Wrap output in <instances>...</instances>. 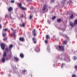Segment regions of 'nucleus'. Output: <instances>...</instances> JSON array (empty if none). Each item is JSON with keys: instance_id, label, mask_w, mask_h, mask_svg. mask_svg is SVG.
<instances>
[{"instance_id": "nucleus-1", "label": "nucleus", "mask_w": 77, "mask_h": 77, "mask_svg": "<svg viewBox=\"0 0 77 77\" xmlns=\"http://www.w3.org/2000/svg\"><path fill=\"white\" fill-rule=\"evenodd\" d=\"M9 49L10 50L8 49V48H6L5 49L6 51H7V52H9V51H10V53L11 55H12V53H11V49H12V48L13 47V45H11L9 46Z\"/></svg>"}, {"instance_id": "nucleus-21", "label": "nucleus", "mask_w": 77, "mask_h": 77, "mask_svg": "<svg viewBox=\"0 0 77 77\" xmlns=\"http://www.w3.org/2000/svg\"><path fill=\"white\" fill-rule=\"evenodd\" d=\"M57 22L58 23H60L61 22V19H58L57 20Z\"/></svg>"}, {"instance_id": "nucleus-42", "label": "nucleus", "mask_w": 77, "mask_h": 77, "mask_svg": "<svg viewBox=\"0 0 77 77\" xmlns=\"http://www.w3.org/2000/svg\"><path fill=\"white\" fill-rule=\"evenodd\" d=\"M66 38H68L67 36H66Z\"/></svg>"}, {"instance_id": "nucleus-18", "label": "nucleus", "mask_w": 77, "mask_h": 77, "mask_svg": "<svg viewBox=\"0 0 77 77\" xmlns=\"http://www.w3.org/2000/svg\"><path fill=\"white\" fill-rule=\"evenodd\" d=\"M74 25L75 24H77V20H75V22H74Z\"/></svg>"}, {"instance_id": "nucleus-24", "label": "nucleus", "mask_w": 77, "mask_h": 77, "mask_svg": "<svg viewBox=\"0 0 77 77\" xmlns=\"http://www.w3.org/2000/svg\"><path fill=\"white\" fill-rule=\"evenodd\" d=\"M22 5L21 3H20L19 4V6L21 8L22 7L21 6Z\"/></svg>"}, {"instance_id": "nucleus-43", "label": "nucleus", "mask_w": 77, "mask_h": 77, "mask_svg": "<svg viewBox=\"0 0 77 77\" xmlns=\"http://www.w3.org/2000/svg\"><path fill=\"white\" fill-rule=\"evenodd\" d=\"M49 47H48V48H49Z\"/></svg>"}, {"instance_id": "nucleus-23", "label": "nucleus", "mask_w": 77, "mask_h": 77, "mask_svg": "<svg viewBox=\"0 0 77 77\" xmlns=\"http://www.w3.org/2000/svg\"><path fill=\"white\" fill-rule=\"evenodd\" d=\"M46 39H49L50 38V37H49V35H47L46 36Z\"/></svg>"}, {"instance_id": "nucleus-5", "label": "nucleus", "mask_w": 77, "mask_h": 77, "mask_svg": "<svg viewBox=\"0 0 77 77\" xmlns=\"http://www.w3.org/2000/svg\"><path fill=\"white\" fill-rule=\"evenodd\" d=\"M13 9V8L12 7H10L8 9V11L9 12H11L12 11Z\"/></svg>"}, {"instance_id": "nucleus-12", "label": "nucleus", "mask_w": 77, "mask_h": 77, "mask_svg": "<svg viewBox=\"0 0 77 77\" xmlns=\"http://www.w3.org/2000/svg\"><path fill=\"white\" fill-rule=\"evenodd\" d=\"M20 56L22 58H23V57H24V55L23 54H20Z\"/></svg>"}, {"instance_id": "nucleus-35", "label": "nucleus", "mask_w": 77, "mask_h": 77, "mask_svg": "<svg viewBox=\"0 0 77 77\" xmlns=\"http://www.w3.org/2000/svg\"><path fill=\"white\" fill-rule=\"evenodd\" d=\"M27 70H23V72H26V71Z\"/></svg>"}, {"instance_id": "nucleus-25", "label": "nucleus", "mask_w": 77, "mask_h": 77, "mask_svg": "<svg viewBox=\"0 0 77 77\" xmlns=\"http://www.w3.org/2000/svg\"><path fill=\"white\" fill-rule=\"evenodd\" d=\"M2 35H3V36H4V37H5V36H6V34L3 33V32L2 33Z\"/></svg>"}, {"instance_id": "nucleus-26", "label": "nucleus", "mask_w": 77, "mask_h": 77, "mask_svg": "<svg viewBox=\"0 0 77 77\" xmlns=\"http://www.w3.org/2000/svg\"><path fill=\"white\" fill-rule=\"evenodd\" d=\"M63 44H66V41H64L63 42Z\"/></svg>"}, {"instance_id": "nucleus-38", "label": "nucleus", "mask_w": 77, "mask_h": 77, "mask_svg": "<svg viewBox=\"0 0 77 77\" xmlns=\"http://www.w3.org/2000/svg\"><path fill=\"white\" fill-rule=\"evenodd\" d=\"M30 9H33V7H31L30 8Z\"/></svg>"}, {"instance_id": "nucleus-10", "label": "nucleus", "mask_w": 77, "mask_h": 77, "mask_svg": "<svg viewBox=\"0 0 77 77\" xmlns=\"http://www.w3.org/2000/svg\"><path fill=\"white\" fill-rule=\"evenodd\" d=\"M33 34L34 36H36V32H35V29H34L33 30Z\"/></svg>"}, {"instance_id": "nucleus-15", "label": "nucleus", "mask_w": 77, "mask_h": 77, "mask_svg": "<svg viewBox=\"0 0 77 77\" xmlns=\"http://www.w3.org/2000/svg\"><path fill=\"white\" fill-rule=\"evenodd\" d=\"M70 25L72 27L74 26V24H73V23L72 22H70Z\"/></svg>"}, {"instance_id": "nucleus-17", "label": "nucleus", "mask_w": 77, "mask_h": 77, "mask_svg": "<svg viewBox=\"0 0 77 77\" xmlns=\"http://www.w3.org/2000/svg\"><path fill=\"white\" fill-rule=\"evenodd\" d=\"M20 8L21 9H23V10H26V8L23 7H22Z\"/></svg>"}, {"instance_id": "nucleus-11", "label": "nucleus", "mask_w": 77, "mask_h": 77, "mask_svg": "<svg viewBox=\"0 0 77 77\" xmlns=\"http://www.w3.org/2000/svg\"><path fill=\"white\" fill-rule=\"evenodd\" d=\"M2 61L3 62H5V57H3L2 59Z\"/></svg>"}, {"instance_id": "nucleus-2", "label": "nucleus", "mask_w": 77, "mask_h": 77, "mask_svg": "<svg viewBox=\"0 0 77 77\" xmlns=\"http://www.w3.org/2000/svg\"><path fill=\"white\" fill-rule=\"evenodd\" d=\"M58 48L60 51H64V47L63 46H59Z\"/></svg>"}, {"instance_id": "nucleus-39", "label": "nucleus", "mask_w": 77, "mask_h": 77, "mask_svg": "<svg viewBox=\"0 0 77 77\" xmlns=\"http://www.w3.org/2000/svg\"><path fill=\"white\" fill-rule=\"evenodd\" d=\"M10 17L12 19V17H11V15H10Z\"/></svg>"}, {"instance_id": "nucleus-41", "label": "nucleus", "mask_w": 77, "mask_h": 77, "mask_svg": "<svg viewBox=\"0 0 77 77\" xmlns=\"http://www.w3.org/2000/svg\"><path fill=\"white\" fill-rule=\"evenodd\" d=\"M26 1H27V2H29V0H26Z\"/></svg>"}, {"instance_id": "nucleus-33", "label": "nucleus", "mask_w": 77, "mask_h": 77, "mask_svg": "<svg viewBox=\"0 0 77 77\" xmlns=\"http://www.w3.org/2000/svg\"><path fill=\"white\" fill-rule=\"evenodd\" d=\"M14 0H12L11 1V3H14Z\"/></svg>"}, {"instance_id": "nucleus-9", "label": "nucleus", "mask_w": 77, "mask_h": 77, "mask_svg": "<svg viewBox=\"0 0 77 77\" xmlns=\"http://www.w3.org/2000/svg\"><path fill=\"white\" fill-rule=\"evenodd\" d=\"M20 27H24L25 26V23H23L22 24H20Z\"/></svg>"}, {"instance_id": "nucleus-31", "label": "nucleus", "mask_w": 77, "mask_h": 77, "mask_svg": "<svg viewBox=\"0 0 77 77\" xmlns=\"http://www.w3.org/2000/svg\"><path fill=\"white\" fill-rule=\"evenodd\" d=\"M74 60H76V59H77V57H74Z\"/></svg>"}, {"instance_id": "nucleus-36", "label": "nucleus", "mask_w": 77, "mask_h": 77, "mask_svg": "<svg viewBox=\"0 0 77 77\" xmlns=\"http://www.w3.org/2000/svg\"><path fill=\"white\" fill-rule=\"evenodd\" d=\"M45 43H47V42H48V41H47V40L45 41Z\"/></svg>"}, {"instance_id": "nucleus-32", "label": "nucleus", "mask_w": 77, "mask_h": 77, "mask_svg": "<svg viewBox=\"0 0 77 77\" xmlns=\"http://www.w3.org/2000/svg\"><path fill=\"white\" fill-rule=\"evenodd\" d=\"M64 65H65L64 64H62L61 65V67L62 68V67H63V66H64Z\"/></svg>"}, {"instance_id": "nucleus-44", "label": "nucleus", "mask_w": 77, "mask_h": 77, "mask_svg": "<svg viewBox=\"0 0 77 77\" xmlns=\"http://www.w3.org/2000/svg\"><path fill=\"white\" fill-rule=\"evenodd\" d=\"M6 60H8V59H7V58L6 59Z\"/></svg>"}, {"instance_id": "nucleus-28", "label": "nucleus", "mask_w": 77, "mask_h": 77, "mask_svg": "<svg viewBox=\"0 0 77 77\" xmlns=\"http://www.w3.org/2000/svg\"><path fill=\"white\" fill-rule=\"evenodd\" d=\"M55 18H56V17H55V16H54V17H53L52 18V20H54V19H55Z\"/></svg>"}, {"instance_id": "nucleus-7", "label": "nucleus", "mask_w": 77, "mask_h": 77, "mask_svg": "<svg viewBox=\"0 0 77 77\" xmlns=\"http://www.w3.org/2000/svg\"><path fill=\"white\" fill-rule=\"evenodd\" d=\"M20 41H24V38L23 37H20Z\"/></svg>"}, {"instance_id": "nucleus-13", "label": "nucleus", "mask_w": 77, "mask_h": 77, "mask_svg": "<svg viewBox=\"0 0 77 77\" xmlns=\"http://www.w3.org/2000/svg\"><path fill=\"white\" fill-rule=\"evenodd\" d=\"M8 29L7 28L4 29H3V33H4V32H6V31H8Z\"/></svg>"}, {"instance_id": "nucleus-8", "label": "nucleus", "mask_w": 77, "mask_h": 77, "mask_svg": "<svg viewBox=\"0 0 77 77\" xmlns=\"http://www.w3.org/2000/svg\"><path fill=\"white\" fill-rule=\"evenodd\" d=\"M47 7V5H45L44 7H43V11H44L45 10V9H46V8Z\"/></svg>"}, {"instance_id": "nucleus-22", "label": "nucleus", "mask_w": 77, "mask_h": 77, "mask_svg": "<svg viewBox=\"0 0 77 77\" xmlns=\"http://www.w3.org/2000/svg\"><path fill=\"white\" fill-rule=\"evenodd\" d=\"M65 0L62 1V2H61V3L62 4H64L65 3Z\"/></svg>"}, {"instance_id": "nucleus-16", "label": "nucleus", "mask_w": 77, "mask_h": 77, "mask_svg": "<svg viewBox=\"0 0 77 77\" xmlns=\"http://www.w3.org/2000/svg\"><path fill=\"white\" fill-rule=\"evenodd\" d=\"M5 56H6V52H5L4 53L3 57H5Z\"/></svg>"}, {"instance_id": "nucleus-4", "label": "nucleus", "mask_w": 77, "mask_h": 77, "mask_svg": "<svg viewBox=\"0 0 77 77\" xmlns=\"http://www.w3.org/2000/svg\"><path fill=\"white\" fill-rule=\"evenodd\" d=\"M1 47L2 50H4L5 49V45L4 44H1Z\"/></svg>"}, {"instance_id": "nucleus-14", "label": "nucleus", "mask_w": 77, "mask_h": 77, "mask_svg": "<svg viewBox=\"0 0 77 77\" xmlns=\"http://www.w3.org/2000/svg\"><path fill=\"white\" fill-rule=\"evenodd\" d=\"M33 18V15H30L29 16V20H32Z\"/></svg>"}, {"instance_id": "nucleus-29", "label": "nucleus", "mask_w": 77, "mask_h": 77, "mask_svg": "<svg viewBox=\"0 0 77 77\" xmlns=\"http://www.w3.org/2000/svg\"><path fill=\"white\" fill-rule=\"evenodd\" d=\"M76 76L75 75L73 74L72 75V77H76Z\"/></svg>"}, {"instance_id": "nucleus-40", "label": "nucleus", "mask_w": 77, "mask_h": 77, "mask_svg": "<svg viewBox=\"0 0 77 77\" xmlns=\"http://www.w3.org/2000/svg\"><path fill=\"white\" fill-rule=\"evenodd\" d=\"M21 17H22V18H23V15H22Z\"/></svg>"}, {"instance_id": "nucleus-30", "label": "nucleus", "mask_w": 77, "mask_h": 77, "mask_svg": "<svg viewBox=\"0 0 77 77\" xmlns=\"http://www.w3.org/2000/svg\"><path fill=\"white\" fill-rule=\"evenodd\" d=\"M54 2V0H51V3H53Z\"/></svg>"}, {"instance_id": "nucleus-34", "label": "nucleus", "mask_w": 77, "mask_h": 77, "mask_svg": "<svg viewBox=\"0 0 77 77\" xmlns=\"http://www.w3.org/2000/svg\"><path fill=\"white\" fill-rule=\"evenodd\" d=\"M39 51V48H38V50H37V52H38V51Z\"/></svg>"}, {"instance_id": "nucleus-6", "label": "nucleus", "mask_w": 77, "mask_h": 77, "mask_svg": "<svg viewBox=\"0 0 77 77\" xmlns=\"http://www.w3.org/2000/svg\"><path fill=\"white\" fill-rule=\"evenodd\" d=\"M32 40L34 42V44H36V39L35 38H32Z\"/></svg>"}, {"instance_id": "nucleus-3", "label": "nucleus", "mask_w": 77, "mask_h": 77, "mask_svg": "<svg viewBox=\"0 0 77 77\" xmlns=\"http://www.w3.org/2000/svg\"><path fill=\"white\" fill-rule=\"evenodd\" d=\"M11 29L13 31V34L12 35L13 36H16V35H15V32H16V31H15V30H14V29H13L11 28Z\"/></svg>"}, {"instance_id": "nucleus-37", "label": "nucleus", "mask_w": 77, "mask_h": 77, "mask_svg": "<svg viewBox=\"0 0 77 77\" xmlns=\"http://www.w3.org/2000/svg\"><path fill=\"white\" fill-rule=\"evenodd\" d=\"M0 29H2V25H0Z\"/></svg>"}, {"instance_id": "nucleus-20", "label": "nucleus", "mask_w": 77, "mask_h": 77, "mask_svg": "<svg viewBox=\"0 0 77 77\" xmlns=\"http://www.w3.org/2000/svg\"><path fill=\"white\" fill-rule=\"evenodd\" d=\"M73 17H74V16L72 14L70 17V19H72V18H73Z\"/></svg>"}, {"instance_id": "nucleus-19", "label": "nucleus", "mask_w": 77, "mask_h": 77, "mask_svg": "<svg viewBox=\"0 0 77 77\" xmlns=\"http://www.w3.org/2000/svg\"><path fill=\"white\" fill-rule=\"evenodd\" d=\"M14 58L15 60L17 62L18 60V58H17V57H14Z\"/></svg>"}, {"instance_id": "nucleus-27", "label": "nucleus", "mask_w": 77, "mask_h": 77, "mask_svg": "<svg viewBox=\"0 0 77 77\" xmlns=\"http://www.w3.org/2000/svg\"><path fill=\"white\" fill-rule=\"evenodd\" d=\"M7 38H8L7 37H6V38H4L3 40L4 41H6V40H7Z\"/></svg>"}]
</instances>
